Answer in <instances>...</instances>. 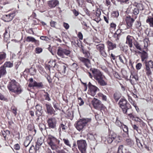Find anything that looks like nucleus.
Wrapping results in <instances>:
<instances>
[{
  "label": "nucleus",
  "instance_id": "nucleus-59",
  "mask_svg": "<svg viewBox=\"0 0 153 153\" xmlns=\"http://www.w3.org/2000/svg\"><path fill=\"white\" fill-rule=\"evenodd\" d=\"M95 118L96 120L97 121H99L101 120V117L100 115L98 114L95 115Z\"/></svg>",
  "mask_w": 153,
  "mask_h": 153
},
{
  "label": "nucleus",
  "instance_id": "nucleus-55",
  "mask_svg": "<svg viewBox=\"0 0 153 153\" xmlns=\"http://www.w3.org/2000/svg\"><path fill=\"white\" fill-rule=\"evenodd\" d=\"M78 99L79 100V105L81 106L82 105H83L84 103V102L83 101V100L80 97H78Z\"/></svg>",
  "mask_w": 153,
  "mask_h": 153
},
{
  "label": "nucleus",
  "instance_id": "nucleus-58",
  "mask_svg": "<svg viewBox=\"0 0 153 153\" xmlns=\"http://www.w3.org/2000/svg\"><path fill=\"white\" fill-rule=\"evenodd\" d=\"M29 71L32 75H34L36 73V70L32 68H31L30 69Z\"/></svg>",
  "mask_w": 153,
  "mask_h": 153
},
{
  "label": "nucleus",
  "instance_id": "nucleus-17",
  "mask_svg": "<svg viewBox=\"0 0 153 153\" xmlns=\"http://www.w3.org/2000/svg\"><path fill=\"white\" fill-rule=\"evenodd\" d=\"M134 18H131L130 16H127L126 17V20L128 26L129 27H131L134 21Z\"/></svg>",
  "mask_w": 153,
  "mask_h": 153
},
{
  "label": "nucleus",
  "instance_id": "nucleus-37",
  "mask_svg": "<svg viewBox=\"0 0 153 153\" xmlns=\"http://www.w3.org/2000/svg\"><path fill=\"white\" fill-rule=\"evenodd\" d=\"M123 131L126 133V136H128V127L125 125L123 124V126L122 127Z\"/></svg>",
  "mask_w": 153,
  "mask_h": 153
},
{
  "label": "nucleus",
  "instance_id": "nucleus-56",
  "mask_svg": "<svg viewBox=\"0 0 153 153\" xmlns=\"http://www.w3.org/2000/svg\"><path fill=\"white\" fill-rule=\"evenodd\" d=\"M112 15L113 16L117 17L119 16V13L118 11H113Z\"/></svg>",
  "mask_w": 153,
  "mask_h": 153
},
{
  "label": "nucleus",
  "instance_id": "nucleus-30",
  "mask_svg": "<svg viewBox=\"0 0 153 153\" xmlns=\"http://www.w3.org/2000/svg\"><path fill=\"white\" fill-rule=\"evenodd\" d=\"M26 41L27 42H35V43L39 42V41L36 40L34 38L30 36H27L26 38Z\"/></svg>",
  "mask_w": 153,
  "mask_h": 153
},
{
  "label": "nucleus",
  "instance_id": "nucleus-15",
  "mask_svg": "<svg viewBox=\"0 0 153 153\" xmlns=\"http://www.w3.org/2000/svg\"><path fill=\"white\" fill-rule=\"evenodd\" d=\"M45 105L46 107L47 112L48 114L51 115L55 114V111L51 104H46Z\"/></svg>",
  "mask_w": 153,
  "mask_h": 153
},
{
  "label": "nucleus",
  "instance_id": "nucleus-53",
  "mask_svg": "<svg viewBox=\"0 0 153 153\" xmlns=\"http://www.w3.org/2000/svg\"><path fill=\"white\" fill-rule=\"evenodd\" d=\"M123 147V145H121L119 146L117 153H122Z\"/></svg>",
  "mask_w": 153,
  "mask_h": 153
},
{
  "label": "nucleus",
  "instance_id": "nucleus-64",
  "mask_svg": "<svg viewBox=\"0 0 153 153\" xmlns=\"http://www.w3.org/2000/svg\"><path fill=\"white\" fill-rule=\"evenodd\" d=\"M14 149L16 150H18L20 149V147L18 144H16L14 146Z\"/></svg>",
  "mask_w": 153,
  "mask_h": 153
},
{
  "label": "nucleus",
  "instance_id": "nucleus-2",
  "mask_svg": "<svg viewBox=\"0 0 153 153\" xmlns=\"http://www.w3.org/2000/svg\"><path fill=\"white\" fill-rule=\"evenodd\" d=\"M7 88L10 91L17 94H20L22 90L20 85L15 80H12L8 84Z\"/></svg>",
  "mask_w": 153,
  "mask_h": 153
},
{
  "label": "nucleus",
  "instance_id": "nucleus-36",
  "mask_svg": "<svg viewBox=\"0 0 153 153\" xmlns=\"http://www.w3.org/2000/svg\"><path fill=\"white\" fill-rule=\"evenodd\" d=\"M63 141L64 144L68 147L71 148L72 146L71 144L70 141L68 139L64 138L63 139Z\"/></svg>",
  "mask_w": 153,
  "mask_h": 153
},
{
  "label": "nucleus",
  "instance_id": "nucleus-21",
  "mask_svg": "<svg viewBox=\"0 0 153 153\" xmlns=\"http://www.w3.org/2000/svg\"><path fill=\"white\" fill-rule=\"evenodd\" d=\"M32 140V137L31 136L29 135L27 137L24 143V146L26 147H27L30 144Z\"/></svg>",
  "mask_w": 153,
  "mask_h": 153
},
{
  "label": "nucleus",
  "instance_id": "nucleus-40",
  "mask_svg": "<svg viewBox=\"0 0 153 153\" xmlns=\"http://www.w3.org/2000/svg\"><path fill=\"white\" fill-rule=\"evenodd\" d=\"M145 69L146 74L148 76H149L152 75V73L151 68L145 67Z\"/></svg>",
  "mask_w": 153,
  "mask_h": 153
},
{
  "label": "nucleus",
  "instance_id": "nucleus-63",
  "mask_svg": "<svg viewBox=\"0 0 153 153\" xmlns=\"http://www.w3.org/2000/svg\"><path fill=\"white\" fill-rule=\"evenodd\" d=\"M11 109L13 113L15 114V115H16L17 114L16 108L14 106H12L11 107Z\"/></svg>",
  "mask_w": 153,
  "mask_h": 153
},
{
  "label": "nucleus",
  "instance_id": "nucleus-28",
  "mask_svg": "<svg viewBox=\"0 0 153 153\" xmlns=\"http://www.w3.org/2000/svg\"><path fill=\"white\" fill-rule=\"evenodd\" d=\"M66 124L65 122H62L59 125V130L60 131L61 129L63 131H64L67 128V127L66 126Z\"/></svg>",
  "mask_w": 153,
  "mask_h": 153
},
{
  "label": "nucleus",
  "instance_id": "nucleus-18",
  "mask_svg": "<svg viewBox=\"0 0 153 153\" xmlns=\"http://www.w3.org/2000/svg\"><path fill=\"white\" fill-rule=\"evenodd\" d=\"M110 137L114 140H115L116 141L119 142L120 139V137L117 135L116 133L113 132H111L108 135Z\"/></svg>",
  "mask_w": 153,
  "mask_h": 153
},
{
  "label": "nucleus",
  "instance_id": "nucleus-26",
  "mask_svg": "<svg viewBox=\"0 0 153 153\" xmlns=\"http://www.w3.org/2000/svg\"><path fill=\"white\" fill-rule=\"evenodd\" d=\"M145 65V67L151 68L153 69V62L152 60L146 61L144 62Z\"/></svg>",
  "mask_w": 153,
  "mask_h": 153
},
{
  "label": "nucleus",
  "instance_id": "nucleus-34",
  "mask_svg": "<svg viewBox=\"0 0 153 153\" xmlns=\"http://www.w3.org/2000/svg\"><path fill=\"white\" fill-rule=\"evenodd\" d=\"M68 66L65 64H63L61 66V71L62 74H65L67 70Z\"/></svg>",
  "mask_w": 153,
  "mask_h": 153
},
{
  "label": "nucleus",
  "instance_id": "nucleus-14",
  "mask_svg": "<svg viewBox=\"0 0 153 153\" xmlns=\"http://www.w3.org/2000/svg\"><path fill=\"white\" fill-rule=\"evenodd\" d=\"M80 60L88 68H91V63L90 62V60L87 58H81Z\"/></svg>",
  "mask_w": 153,
  "mask_h": 153
},
{
  "label": "nucleus",
  "instance_id": "nucleus-6",
  "mask_svg": "<svg viewBox=\"0 0 153 153\" xmlns=\"http://www.w3.org/2000/svg\"><path fill=\"white\" fill-rule=\"evenodd\" d=\"M78 148L81 153H87V144L85 140H80L77 141Z\"/></svg>",
  "mask_w": 153,
  "mask_h": 153
},
{
  "label": "nucleus",
  "instance_id": "nucleus-50",
  "mask_svg": "<svg viewBox=\"0 0 153 153\" xmlns=\"http://www.w3.org/2000/svg\"><path fill=\"white\" fill-rule=\"evenodd\" d=\"M128 47L127 46L125 45L122 46L120 47V49L121 50L124 52H126L128 50Z\"/></svg>",
  "mask_w": 153,
  "mask_h": 153
},
{
  "label": "nucleus",
  "instance_id": "nucleus-29",
  "mask_svg": "<svg viewBox=\"0 0 153 153\" xmlns=\"http://www.w3.org/2000/svg\"><path fill=\"white\" fill-rule=\"evenodd\" d=\"M88 137L89 139L91 140H95L97 137V135L95 134H93L92 133H89L88 134Z\"/></svg>",
  "mask_w": 153,
  "mask_h": 153
},
{
  "label": "nucleus",
  "instance_id": "nucleus-57",
  "mask_svg": "<svg viewBox=\"0 0 153 153\" xmlns=\"http://www.w3.org/2000/svg\"><path fill=\"white\" fill-rule=\"evenodd\" d=\"M142 66V65L141 63H137L136 66V69L137 70H139L141 68Z\"/></svg>",
  "mask_w": 153,
  "mask_h": 153
},
{
  "label": "nucleus",
  "instance_id": "nucleus-47",
  "mask_svg": "<svg viewBox=\"0 0 153 153\" xmlns=\"http://www.w3.org/2000/svg\"><path fill=\"white\" fill-rule=\"evenodd\" d=\"M128 97L129 102L132 105L136 108V104L134 103V102L132 100L131 97L128 95Z\"/></svg>",
  "mask_w": 153,
  "mask_h": 153
},
{
  "label": "nucleus",
  "instance_id": "nucleus-1",
  "mask_svg": "<svg viewBox=\"0 0 153 153\" xmlns=\"http://www.w3.org/2000/svg\"><path fill=\"white\" fill-rule=\"evenodd\" d=\"M90 71L93 75V77L101 86H104L107 84L103 79L104 76L99 70L95 68H90Z\"/></svg>",
  "mask_w": 153,
  "mask_h": 153
},
{
  "label": "nucleus",
  "instance_id": "nucleus-49",
  "mask_svg": "<svg viewBox=\"0 0 153 153\" xmlns=\"http://www.w3.org/2000/svg\"><path fill=\"white\" fill-rule=\"evenodd\" d=\"M52 104H53V107L55 109L56 111H57V110H58L59 109V108L58 105V104L56 102L54 101L53 102Z\"/></svg>",
  "mask_w": 153,
  "mask_h": 153
},
{
  "label": "nucleus",
  "instance_id": "nucleus-24",
  "mask_svg": "<svg viewBox=\"0 0 153 153\" xmlns=\"http://www.w3.org/2000/svg\"><path fill=\"white\" fill-rule=\"evenodd\" d=\"M133 37L129 35H128L126 37V43L128 44L130 48L132 47V39Z\"/></svg>",
  "mask_w": 153,
  "mask_h": 153
},
{
  "label": "nucleus",
  "instance_id": "nucleus-41",
  "mask_svg": "<svg viewBox=\"0 0 153 153\" xmlns=\"http://www.w3.org/2000/svg\"><path fill=\"white\" fill-rule=\"evenodd\" d=\"M6 54L5 53L0 52V61L3 60H4L6 58Z\"/></svg>",
  "mask_w": 153,
  "mask_h": 153
},
{
  "label": "nucleus",
  "instance_id": "nucleus-44",
  "mask_svg": "<svg viewBox=\"0 0 153 153\" xmlns=\"http://www.w3.org/2000/svg\"><path fill=\"white\" fill-rule=\"evenodd\" d=\"M45 99L48 101H50L51 99L50 97V95L47 93L45 92V94L43 95Z\"/></svg>",
  "mask_w": 153,
  "mask_h": 153
},
{
  "label": "nucleus",
  "instance_id": "nucleus-13",
  "mask_svg": "<svg viewBox=\"0 0 153 153\" xmlns=\"http://www.w3.org/2000/svg\"><path fill=\"white\" fill-rule=\"evenodd\" d=\"M42 144V143H39L37 140V143L35 147L32 146L30 148L29 150V153H36L39 149V146L41 145Z\"/></svg>",
  "mask_w": 153,
  "mask_h": 153
},
{
  "label": "nucleus",
  "instance_id": "nucleus-52",
  "mask_svg": "<svg viewBox=\"0 0 153 153\" xmlns=\"http://www.w3.org/2000/svg\"><path fill=\"white\" fill-rule=\"evenodd\" d=\"M116 124L119 127L121 128H122V127L123 126V124L119 120H117L115 122Z\"/></svg>",
  "mask_w": 153,
  "mask_h": 153
},
{
  "label": "nucleus",
  "instance_id": "nucleus-31",
  "mask_svg": "<svg viewBox=\"0 0 153 153\" xmlns=\"http://www.w3.org/2000/svg\"><path fill=\"white\" fill-rule=\"evenodd\" d=\"M96 48L99 52L105 49V45L103 44H100L96 45Z\"/></svg>",
  "mask_w": 153,
  "mask_h": 153
},
{
  "label": "nucleus",
  "instance_id": "nucleus-10",
  "mask_svg": "<svg viewBox=\"0 0 153 153\" xmlns=\"http://www.w3.org/2000/svg\"><path fill=\"white\" fill-rule=\"evenodd\" d=\"M88 86L90 91L89 92L90 94L92 96H94L96 94L97 91L99 90V89L95 86L92 85L90 82L88 83Z\"/></svg>",
  "mask_w": 153,
  "mask_h": 153
},
{
  "label": "nucleus",
  "instance_id": "nucleus-61",
  "mask_svg": "<svg viewBox=\"0 0 153 153\" xmlns=\"http://www.w3.org/2000/svg\"><path fill=\"white\" fill-rule=\"evenodd\" d=\"M49 63H51V65H49V66L51 67H55L56 65L55 62L54 61H50L49 62Z\"/></svg>",
  "mask_w": 153,
  "mask_h": 153
},
{
  "label": "nucleus",
  "instance_id": "nucleus-12",
  "mask_svg": "<svg viewBox=\"0 0 153 153\" xmlns=\"http://www.w3.org/2000/svg\"><path fill=\"white\" fill-rule=\"evenodd\" d=\"M48 6L50 8H53L58 6L59 1L58 0H51L47 2Z\"/></svg>",
  "mask_w": 153,
  "mask_h": 153
},
{
  "label": "nucleus",
  "instance_id": "nucleus-54",
  "mask_svg": "<svg viewBox=\"0 0 153 153\" xmlns=\"http://www.w3.org/2000/svg\"><path fill=\"white\" fill-rule=\"evenodd\" d=\"M42 51V49L40 48L37 47L36 48V53H40Z\"/></svg>",
  "mask_w": 153,
  "mask_h": 153
},
{
  "label": "nucleus",
  "instance_id": "nucleus-9",
  "mask_svg": "<svg viewBox=\"0 0 153 153\" xmlns=\"http://www.w3.org/2000/svg\"><path fill=\"white\" fill-rule=\"evenodd\" d=\"M47 123L49 128L53 130H56L57 121L54 117L49 118L47 120Z\"/></svg>",
  "mask_w": 153,
  "mask_h": 153
},
{
  "label": "nucleus",
  "instance_id": "nucleus-62",
  "mask_svg": "<svg viewBox=\"0 0 153 153\" xmlns=\"http://www.w3.org/2000/svg\"><path fill=\"white\" fill-rule=\"evenodd\" d=\"M63 26L64 27L66 30L68 29L69 28V25L68 23L64 22L63 24Z\"/></svg>",
  "mask_w": 153,
  "mask_h": 153
},
{
  "label": "nucleus",
  "instance_id": "nucleus-33",
  "mask_svg": "<svg viewBox=\"0 0 153 153\" xmlns=\"http://www.w3.org/2000/svg\"><path fill=\"white\" fill-rule=\"evenodd\" d=\"M34 85L35 87L39 89L43 88L44 87L43 85L42 82H37L35 81L34 82Z\"/></svg>",
  "mask_w": 153,
  "mask_h": 153
},
{
  "label": "nucleus",
  "instance_id": "nucleus-32",
  "mask_svg": "<svg viewBox=\"0 0 153 153\" xmlns=\"http://www.w3.org/2000/svg\"><path fill=\"white\" fill-rule=\"evenodd\" d=\"M2 66L5 68H11L13 67V63L10 61H7L4 63Z\"/></svg>",
  "mask_w": 153,
  "mask_h": 153
},
{
  "label": "nucleus",
  "instance_id": "nucleus-51",
  "mask_svg": "<svg viewBox=\"0 0 153 153\" xmlns=\"http://www.w3.org/2000/svg\"><path fill=\"white\" fill-rule=\"evenodd\" d=\"M40 39L42 40H45L47 41H48L50 40L48 37L47 36H41L40 37Z\"/></svg>",
  "mask_w": 153,
  "mask_h": 153
},
{
  "label": "nucleus",
  "instance_id": "nucleus-39",
  "mask_svg": "<svg viewBox=\"0 0 153 153\" xmlns=\"http://www.w3.org/2000/svg\"><path fill=\"white\" fill-rule=\"evenodd\" d=\"M121 97V95L119 93L116 92L114 94V97L116 101H117Z\"/></svg>",
  "mask_w": 153,
  "mask_h": 153
},
{
  "label": "nucleus",
  "instance_id": "nucleus-46",
  "mask_svg": "<svg viewBox=\"0 0 153 153\" xmlns=\"http://www.w3.org/2000/svg\"><path fill=\"white\" fill-rule=\"evenodd\" d=\"M135 139L136 140V142L137 146L139 148H142L143 147V145L140 143V140L136 137H135Z\"/></svg>",
  "mask_w": 153,
  "mask_h": 153
},
{
  "label": "nucleus",
  "instance_id": "nucleus-35",
  "mask_svg": "<svg viewBox=\"0 0 153 153\" xmlns=\"http://www.w3.org/2000/svg\"><path fill=\"white\" fill-rule=\"evenodd\" d=\"M28 129L30 131H32L33 133V134H35L36 133V130L34 129V126L32 124H29L27 126Z\"/></svg>",
  "mask_w": 153,
  "mask_h": 153
},
{
  "label": "nucleus",
  "instance_id": "nucleus-16",
  "mask_svg": "<svg viewBox=\"0 0 153 153\" xmlns=\"http://www.w3.org/2000/svg\"><path fill=\"white\" fill-rule=\"evenodd\" d=\"M14 16V14L13 13H10L8 15H5L3 17V20L7 22L10 21L13 19Z\"/></svg>",
  "mask_w": 153,
  "mask_h": 153
},
{
  "label": "nucleus",
  "instance_id": "nucleus-19",
  "mask_svg": "<svg viewBox=\"0 0 153 153\" xmlns=\"http://www.w3.org/2000/svg\"><path fill=\"white\" fill-rule=\"evenodd\" d=\"M146 22L149 24L150 27H153V15L149 16L146 20Z\"/></svg>",
  "mask_w": 153,
  "mask_h": 153
},
{
  "label": "nucleus",
  "instance_id": "nucleus-60",
  "mask_svg": "<svg viewBox=\"0 0 153 153\" xmlns=\"http://www.w3.org/2000/svg\"><path fill=\"white\" fill-rule=\"evenodd\" d=\"M120 36V33L117 34V33H115L113 36L116 38V40H118L119 39V36Z\"/></svg>",
  "mask_w": 153,
  "mask_h": 153
},
{
  "label": "nucleus",
  "instance_id": "nucleus-20",
  "mask_svg": "<svg viewBox=\"0 0 153 153\" xmlns=\"http://www.w3.org/2000/svg\"><path fill=\"white\" fill-rule=\"evenodd\" d=\"M121 63L123 64H126L127 62V59L123 54H121L117 56Z\"/></svg>",
  "mask_w": 153,
  "mask_h": 153
},
{
  "label": "nucleus",
  "instance_id": "nucleus-45",
  "mask_svg": "<svg viewBox=\"0 0 153 153\" xmlns=\"http://www.w3.org/2000/svg\"><path fill=\"white\" fill-rule=\"evenodd\" d=\"M39 127L40 130L41 131H45L46 129V126L43 123H40L39 125Z\"/></svg>",
  "mask_w": 153,
  "mask_h": 153
},
{
  "label": "nucleus",
  "instance_id": "nucleus-5",
  "mask_svg": "<svg viewBox=\"0 0 153 153\" xmlns=\"http://www.w3.org/2000/svg\"><path fill=\"white\" fill-rule=\"evenodd\" d=\"M47 142L48 145L53 150H55L57 149V144L59 143V140L56 137L51 134L48 136Z\"/></svg>",
  "mask_w": 153,
  "mask_h": 153
},
{
  "label": "nucleus",
  "instance_id": "nucleus-22",
  "mask_svg": "<svg viewBox=\"0 0 153 153\" xmlns=\"http://www.w3.org/2000/svg\"><path fill=\"white\" fill-rule=\"evenodd\" d=\"M107 47L108 50H112L116 47V44L113 43L110 41H108L107 42Z\"/></svg>",
  "mask_w": 153,
  "mask_h": 153
},
{
  "label": "nucleus",
  "instance_id": "nucleus-7",
  "mask_svg": "<svg viewBox=\"0 0 153 153\" xmlns=\"http://www.w3.org/2000/svg\"><path fill=\"white\" fill-rule=\"evenodd\" d=\"M71 51L66 49H63L59 47L57 51V54L62 58H65L70 56Z\"/></svg>",
  "mask_w": 153,
  "mask_h": 153
},
{
  "label": "nucleus",
  "instance_id": "nucleus-11",
  "mask_svg": "<svg viewBox=\"0 0 153 153\" xmlns=\"http://www.w3.org/2000/svg\"><path fill=\"white\" fill-rule=\"evenodd\" d=\"M92 103L94 107L97 109H101L104 107V105L101 103V102L95 98L92 101Z\"/></svg>",
  "mask_w": 153,
  "mask_h": 153
},
{
  "label": "nucleus",
  "instance_id": "nucleus-23",
  "mask_svg": "<svg viewBox=\"0 0 153 153\" xmlns=\"http://www.w3.org/2000/svg\"><path fill=\"white\" fill-rule=\"evenodd\" d=\"M148 57V54L146 52L143 51L141 53V60L143 62H144L146 61Z\"/></svg>",
  "mask_w": 153,
  "mask_h": 153
},
{
  "label": "nucleus",
  "instance_id": "nucleus-27",
  "mask_svg": "<svg viewBox=\"0 0 153 153\" xmlns=\"http://www.w3.org/2000/svg\"><path fill=\"white\" fill-rule=\"evenodd\" d=\"M82 51L84 54V56L87 58H89L90 56V54L88 51L85 50L83 48V47L82 46H81Z\"/></svg>",
  "mask_w": 153,
  "mask_h": 153
},
{
  "label": "nucleus",
  "instance_id": "nucleus-48",
  "mask_svg": "<svg viewBox=\"0 0 153 153\" xmlns=\"http://www.w3.org/2000/svg\"><path fill=\"white\" fill-rule=\"evenodd\" d=\"M149 40L148 39L146 38L144 40V48L146 49L148 46Z\"/></svg>",
  "mask_w": 153,
  "mask_h": 153
},
{
  "label": "nucleus",
  "instance_id": "nucleus-38",
  "mask_svg": "<svg viewBox=\"0 0 153 153\" xmlns=\"http://www.w3.org/2000/svg\"><path fill=\"white\" fill-rule=\"evenodd\" d=\"M126 144L127 145L131 146L133 145L134 143L133 141L130 139H127L126 141Z\"/></svg>",
  "mask_w": 153,
  "mask_h": 153
},
{
  "label": "nucleus",
  "instance_id": "nucleus-43",
  "mask_svg": "<svg viewBox=\"0 0 153 153\" xmlns=\"http://www.w3.org/2000/svg\"><path fill=\"white\" fill-rule=\"evenodd\" d=\"M98 96L100 97L104 101L107 100V97L105 95H103L102 94L100 93H98Z\"/></svg>",
  "mask_w": 153,
  "mask_h": 153
},
{
  "label": "nucleus",
  "instance_id": "nucleus-25",
  "mask_svg": "<svg viewBox=\"0 0 153 153\" xmlns=\"http://www.w3.org/2000/svg\"><path fill=\"white\" fill-rule=\"evenodd\" d=\"M7 73L6 69L2 65L0 67V78L6 75Z\"/></svg>",
  "mask_w": 153,
  "mask_h": 153
},
{
  "label": "nucleus",
  "instance_id": "nucleus-8",
  "mask_svg": "<svg viewBox=\"0 0 153 153\" xmlns=\"http://www.w3.org/2000/svg\"><path fill=\"white\" fill-rule=\"evenodd\" d=\"M127 11L132 15V16L134 19L137 18V15L139 13V9L137 6L131 5L129 6Z\"/></svg>",
  "mask_w": 153,
  "mask_h": 153
},
{
  "label": "nucleus",
  "instance_id": "nucleus-42",
  "mask_svg": "<svg viewBox=\"0 0 153 153\" xmlns=\"http://www.w3.org/2000/svg\"><path fill=\"white\" fill-rule=\"evenodd\" d=\"M100 55L102 57L105 58L107 56V53L105 52V49L99 52Z\"/></svg>",
  "mask_w": 153,
  "mask_h": 153
},
{
  "label": "nucleus",
  "instance_id": "nucleus-3",
  "mask_svg": "<svg viewBox=\"0 0 153 153\" xmlns=\"http://www.w3.org/2000/svg\"><path fill=\"white\" fill-rule=\"evenodd\" d=\"M91 120V119L85 118L80 119L76 121L74 124L75 127L79 131L85 128L87 123Z\"/></svg>",
  "mask_w": 153,
  "mask_h": 153
},
{
  "label": "nucleus",
  "instance_id": "nucleus-4",
  "mask_svg": "<svg viewBox=\"0 0 153 153\" xmlns=\"http://www.w3.org/2000/svg\"><path fill=\"white\" fill-rule=\"evenodd\" d=\"M118 104L123 113L128 114L130 116L132 115L131 113H128V112L131 108V106L126 99L121 98Z\"/></svg>",
  "mask_w": 153,
  "mask_h": 153
}]
</instances>
